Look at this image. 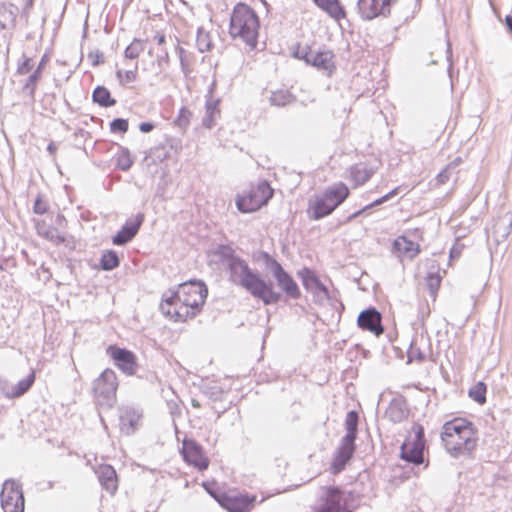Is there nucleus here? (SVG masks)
<instances>
[{
	"label": "nucleus",
	"mask_w": 512,
	"mask_h": 512,
	"mask_svg": "<svg viewBox=\"0 0 512 512\" xmlns=\"http://www.w3.org/2000/svg\"><path fill=\"white\" fill-rule=\"evenodd\" d=\"M207 293V287L201 281L190 280L182 283L176 292L162 301L161 311L175 321L184 322L200 311Z\"/></svg>",
	"instance_id": "f257e3e1"
},
{
	"label": "nucleus",
	"mask_w": 512,
	"mask_h": 512,
	"mask_svg": "<svg viewBox=\"0 0 512 512\" xmlns=\"http://www.w3.org/2000/svg\"><path fill=\"white\" fill-rule=\"evenodd\" d=\"M227 267L230 282L244 288L265 305L276 304L280 301L281 293L275 291L273 284L263 280L242 258L233 259Z\"/></svg>",
	"instance_id": "f03ea898"
},
{
	"label": "nucleus",
	"mask_w": 512,
	"mask_h": 512,
	"mask_svg": "<svg viewBox=\"0 0 512 512\" xmlns=\"http://www.w3.org/2000/svg\"><path fill=\"white\" fill-rule=\"evenodd\" d=\"M446 451L453 457L470 454L477 445V437L472 423L464 419L446 422L441 432Z\"/></svg>",
	"instance_id": "7ed1b4c3"
},
{
	"label": "nucleus",
	"mask_w": 512,
	"mask_h": 512,
	"mask_svg": "<svg viewBox=\"0 0 512 512\" xmlns=\"http://www.w3.org/2000/svg\"><path fill=\"white\" fill-rule=\"evenodd\" d=\"M230 36L245 44L249 50L256 48L259 34V18L256 12L244 3L235 5L229 26Z\"/></svg>",
	"instance_id": "20e7f679"
},
{
	"label": "nucleus",
	"mask_w": 512,
	"mask_h": 512,
	"mask_svg": "<svg viewBox=\"0 0 512 512\" xmlns=\"http://www.w3.org/2000/svg\"><path fill=\"white\" fill-rule=\"evenodd\" d=\"M349 196V189L344 183H338L325 190L309 202L308 213L313 220L330 215Z\"/></svg>",
	"instance_id": "39448f33"
},
{
	"label": "nucleus",
	"mask_w": 512,
	"mask_h": 512,
	"mask_svg": "<svg viewBox=\"0 0 512 512\" xmlns=\"http://www.w3.org/2000/svg\"><path fill=\"white\" fill-rule=\"evenodd\" d=\"M359 415L356 411H349L345 418L346 435L342 438L340 447L334 458L332 469L333 472L342 471L346 463L352 458L355 451V440L358 431Z\"/></svg>",
	"instance_id": "423d86ee"
},
{
	"label": "nucleus",
	"mask_w": 512,
	"mask_h": 512,
	"mask_svg": "<svg viewBox=\"0 0 512 512\" xmlns=\"http://www.w3.org/2000/svg\"><path fill=\"white\" fill-rule=\"evenodd\" d=\"M273 189L267 181H260L247 192L236 197V207L241 213H252L266 205L273 196Z\"/></svg>",
	"instance_id": "0eeeda50"
},
{
	"label": "nucleus",
	"mask_w": 512,
	"mask_h": 512,
	"mask_svg": "<svg viewBox=\"0 0 512 512\" xmlns=\"http://www.w3.org/2000/svg\"><path fill=\"white\" fill-rule=\"evenodd\" d=\"M117 387L116 373L111 369H105L93 383V391L98 403L111 407L115 402Z\"/></svg>",
	"instance_id": "6e6552de"
},
{
	"label": "nucleus",
	"mask_w": 512,
	"mask_h": 512,
	"mask_svg": "<svg viewBox=\"0 0 512 512\" xmlns=\"http://www.w3.org/2000/svg\"><path fill=\"white\" fill-rule=\"evenodd\" d=\"M1 506L4 512H23L24 496L21 484L13 479L4 482L0 494Z\"/></svg>",
	"instance_id": "1a4fd4ad"
},
{
	"label": "nucleus",
	"mask_w": 512,
	"mask_h": 512,
	"mask_svg": "<svg viewBox=\"0 0 512 512\" xmlns=\"http://www.w3.org/2000/svg\"><path fill=\"white\" fill-rule=\"evenodd\" d=\"M266 265L271 270L277 285L282 289L287 297L291 299H298L301 296L299 287L294 279L283 269L282 265L271 258L267 253L265 254Z\"/></svg>",
	"instance_id": "9d476101"
},
{
	"label": "nucleus",
	"mask_w": 512,
	"mask_h": 512,
	"mask_svg": "<svg viewBox=\"0 0 512 512\" xmlns=\"http://www.w3.org/2000/svg\"><path fill=\"white\" fill-rule=\"evenodd\" d=\"M414 431L415 436L413 440L406 441L401 445L400 457L409 463L420 465L424 463V429L418 425L414 427Z\"/></svg>",
	"instance_id": "9b49d317"
},
{
	"label": "nucleus",
	"mask_w": 512,
	"mask_h": 512,
	"mask_svg": "<svg viewBox=\"0 0 512 512\" xmlns=\"http://www.w3.org/2000/svg\"><path fill=\"white\" fill-rule=\"evenodd\" d=\"M295 56L299 59H303L307 64L328 73H331L335 68L333 61L334 56L329 50L315 51L309 49L307 51L296 52Z\"/></svg>",
	"instance_id": "f8f14e48"
},
{
	"label": "nucleus",
	"mask_w": 512,
	"mask_h": 512,
	"mask_svg": "<svg viewBox=\"0 0 512 512\" xmlns=\"http://www.w3.org/2000/svg\"><path fill=\"white\" fill-rule=\"evenodd\" d=\"M396 0H358L357 8L360 16L365 20H372L379 16L390 14V7Z\"/></svg>",
	"instance_id": "ddd939ff"
},
{
	"label": "nucleus",
	"mask_w": 512,
	"mask_h": 512,
	"mask_svg": "<svg viewBox=\"0 0 512 512\" xmlns=\"http://www.w3.org/2000/svg\"><path fill=\"white\" fill-rule=\"evenodd\" d=\"M107 352L122 372L127 375L136 373L138 365L133 352L113 345L108 347Z\"/></svg>",
	"instance_id": "4468645a"
},
{
	"label": "nucleus",
	"mask_w": 512,
	"mask_h": 512,
	"mask_svg": "<svg viewBox=\"0 0 512 512\" xmlns=\"http://www.w3.org/2000/svg\"><path fill=\"white\" fill-rule=\"evenodd\" d=\"M182 455L188 464L193 465L200 471L206 470L209 466L208 458L195 440L185 439L183 441Z\"/></svg>",
	"instance_id": "2eb2a0df"
},
{
	"label": "nucleus",
	"mask_w": 512,
	"mask_h": 512,
	"mask_svg": "<svg viewBox=\"0 0 512 512\" xmlns=\"http://www.w3.org/2000/svg\"><path fill=\"white\" fill-rule=\"evenodd\" d=\"M357 323L361 329L376 336H380L384 332L381 313L374 307L363 310L358 316Z\"/></svg>",
	"instance_id": "dca6fc26"
},
{
	"label": "nucleus",
	"mask_w": 512,
	"mask_h": 512,
	"mask_svg": "<svg viewBox=\"0 0 512 512\" xmlns=\"http://www.w3.org/2000/svg\"><path fill=\"white\" fill-rule=\"evenodd\" d=\"M144 221V214L139 213L134 218L128 219L122 228L113 236L114 245H125L130 242L138 233Z\"/></svg>",
	"instance_id": "f3484780"
},
{
	"label": "nucleus",
	"mask_w": 512,
	"mask_h": 512,
	"mask_svg": "<svg viewBox=\"0 0 512 512\" xmlns=\"http://www.w3.org/2000/svg\"><path fill=\"white\" fill-rule=\"evenodd\" d=\"M101 486L111 495L118 488V480L115 469L110 465H101L96 471Z\"/></svg>",
	"instance_id": "a211bd4d"
},
{
	"label": "nucleus",
	"mask_w": 512,
	"mask_h": 512,
	"mask_svg": "<svg viewBox=\"0 0 512 512\" xmlns=\"http://www.w3.org/2000/svg\"><path fill=\"white\" fill-rule=\"evenodd\" d=\"M120 429L123 433L129 435L136 429L141 414L132 407H123L120 409Z\"/></svg>",
	"instance_id": "6ab92c4d"
},
{
	"label": "nucleus",
	"mask_w": 512,
	"mask_h": 512,
	"mask_svg": "<svg viewBox=\"0 0 512 512\" xmlns=\"http://www.w3.org/2000/svg\"><path fill=\"white\" fill-rule=\"evenodd\" d=\"M253 498L248 496H225L220 501L223 508L228 512H247L252 504Z\"/></svg>",
	"instance_id": "aec40b11"
},
{
	"label": "nucleus",
	"mask_w": 512,
	"mask_h": 512,
	"mask_svg": "<svg viewBox=\"0 0 512 512\" xmlns=\"http://www.w3.org/2000/svg\"><path fill=\"white\" fill-rule=\"evenodd\" d=\"M317 512H345L342 506V492L336 487L326 490L325 506Z\"/></svg>",
	"instance_id": "412c9836"
},
{
	"label": "nucleus",
	"mask_w": 512,
	"mask_h": 512,
	"mask_svg": "<svg viewBox=\"0 0 512 512\" xmlns=\"http://www.w3.org/2000/svg\"><path fill=\"white\" fill-rule=\"evenodd\" d=\"M393 251L409 259H414L420 253V246L405 236H399L393 242Z\"/></svg>",
	"instance_id": "4be33fe9"
},
{
	"label": "nucleus",
	"mask_w": 512,
	"mask_h": 512,
	"mask_svg": "<svg viewBox=\"0 0 512 512\" xmlns=\"http://www.w3.org/2000/svg\"><path fill=\"white\" fill-rule=\"evenodd\" d=\"M34 381L35 372L32 371L26 378L20 380L16 385L8 384L6 397L12 399L24 395L31 388Z\"/></svg>",
	"instance_id": "5701e85b"
},
{
	"label": "nucleus",
	"mask_w": 512,
	"mask_h": 512,
	"mask_svg": "<svg viewBox=\"0 0 512 512\" xmlns=\"http://www.w3.org/2000/svg\"><path fill=\"white\" fill-rule=\"evenodd\" d=\"M320 8L326 11L331 17L340 19L345 12L338 0H313Z\"/></svg>",
	"instance_id": "b1692460"
},
{
	"label": "nucleus",
	"mask_w": 512,
	"mask_h": 512,
	"mask_svg": "<svg viewBox=\"0 0 512 512\" xmlns=\"http://www.w3.org/2000/svg\"><path fill=\"white\" fill-rule=\"evenodd\" d=\"M298 275L301 278L302 283L306 289L309 290L316 288L324 293H327L326 287L319 282V280L311 270L305 268L299 271Z\"/></svg>",
	"instance_id": "393cba45"
},
{
	"label": "nucleus",
	"mask_w": 512,
	"mask_h": 512,
	"mask_svg": "<svg viewBox=\"0 0 512 512\" xmlns=\"http://www.w3.org/2000/svg\"><path fill=\"white\" fill-rule=\"evenodd\" d=\"M218 100H208L206 102V113L203 117L202 123L206 128H212L215 125V120L220 115V110L218 109Z\"/></svg>",
	"instance_id": "a878e982"
},
{
	"label": "nucleus",
	"mask_w": 512,
	"mask_h": 512,
	"mask_svg": "<svg viewBox=\"0 0 512 512\" xmlns=\"http://www.w3.org/2000/svg\"><path fill=\"white\" fill-rule=\"evenodd\" d=\"M93 101L102 107H110L116 104V100L111 98L110 92L104 86H98L92 94Z\"/></svg>",
	"instance_id": "bb28decb"
},
{
	"label": "nucleus",
	"mask_w": 512,
	"mask_h": 512,
	"mask_svg": "<svg viewBox=\"0 0 512 512\" xmlns=\"http://www.w3.org/2000/svg\"><path fill=\"white\" fill-rule=\"evenodd\" d=\"M270 103L273 106L282 107L294 101V96L288 90H277L272 92Z\"/></svg>",
	"instance_id": "cd10ccee"
},
{
	"label": "nucleus",
	"mask_w": 512,
	"mask_h": 512,
	"mask_svg": "<svg viewBox=\"0 0 512 512\" xmlns=\"http://www.w3.org/2000/svg\"><path fill=\"white\" fill-rule=\"evenodd\" d=\"M372 176V171L366 167L357 165L351 168V178L356 185H363Z\"/></svg>",
	"instance_id": "c85d7f7f"
},
{
	"label": "nucleus",
	"mask_w": 512,
	"mask_h": 512,
	"mask_svg": "<svg viewBox=\"0 0 512 512\" xmlns=\"http://www.w3.org/2000/svg\"><path fill=\"white\" fill-rule=\"evenodd\" d=\"M101 268L106 271L113 270L114 268L119 266V257L117 253L113 250L105 251L101 257Z\"/></svg>",
	"instance_id": "c756f323"
},
{
	"label": "nucleus",
	"mask_w": 512,
	"mask_h": 512,
	"mask_svg": "<svg viewBox=\"0 0 512 512\" xmlns=\"http://www.w3.org/2000/svg\"><path fill=\"white\" fill-rule=\"evenodd\" d=\"M15 13L11 8L7 7L4 4H0V29H7L11 26H14L15 23Z\"/></svg>",
	"instance_id": "7c9ffc66"
},
{
	"label": "nucleus",
	"mask_w": 512,
	"mask_h": 512,
	"mask_svg": "<svg viewBox=\"0 0 512 512\" xmlns=\"http://www.w3.org/2000/svg\"><path fill=\"white\" fill-rule=\"evenodd\" d=\"M45 59L43 58L38 65L37 69L28 77L25 85L24 90L28 91L31 98L34 97L35 89H36V82L39 80L41 76V70L44 66Z\"/></svg>",
	"instance_id": "2f4dec72"
},
{
	"label": "nucleus",
	"mask_w": 512,
	"mask_h": 512,
	"mask_svg": "<svg viewBox=\"0 0 512 512\" xmlns=\"http://www.w3.org/2000/svg\"><path fill=\"white\" fill-rule=\"evenodd\" d=\"M196 45L200 52L209 51L212 47V41L210 34L203 28H199L197 31Z\"/></svg>",
	"instance_id": "473e14b6"
},
{
	"label": "nucleus",
	"mask_w": 512,
	"mask_h": 512,
	"mask_svg": "<svg viewBox=\"0 0 512 512\" xmlns=\"http://www.w3.org/2000/svg\"><path fill=\"white\" fill-rule=\"evenodd\" d=\"M214 254L220 258L223 262L226 263L227 266H229L230 263H232L233 259H238L239 257L235 255L234 250L232 247L228 245H219Z\"/></svg>",
	"instance_id": "72a5a7b5"
},
{
	"label": "nucleus",
	"mask_w": 512,
	"mask_h": 512,
	"mask_svg": "<svg viewBox=\"0 0 512 512\" xmlns=\"http://www.w3.org/2000/svg\"><path fill=\"white\" fill-rule=\"evenodd\" d=\"M144 43L141 40L134 39L130 45H128L124 51V57L126 59H136L144 50Z\"/></svg>",
	"instance_id": "f704fd0d"
},
{
	"label": "nucleus",
	"mask_w": 512,
	"mask_h": 512,
	"mask_svg": "<svg viewBox=\"0 0 512 512\" xmlns=\"http://www.w3.org/2000/svg\"><path fill=\"white\" fill-rule=\"evenodd\" d=\"M461 162L460 158H456L454 161L449 163L438 175H437V181L439 184H445L452 174L455 172V169Z\"/></svg>",
	"instance_id": "c9c22d12"
},
{
	"label": "nucleus",
	"mask_w": 512,
	"mask_h": 512,
	"mask_svg": "<svg viewBox=\"0 0 512 512\" xmlns=\"http://www.w3.org/2000/svg\"><path fill=\"white\" fill-rule=\"evenodd\" d=\"M469 396L479 404L486 401V385L483 382L477 383L469 390Z\"/></svg>",
	"instance_id": "e433bc0d"
},
{
	"label": "nucleus",
	"mask_w": 512,
	"mask_h": 512,
	"mask_svg": "<svg viewBox=\"0 0 512 512\" xmlns=\"http://www.w3.org/2000/svg\"><path fill=\"white\" fill-rule=\"evenodd\" d=\"M137 69L138 65L136 63L133 69L127 70L125 72H123L122 70H117V79L122 85L134 82L137 78Z\"/></svg>",
	"instance_id": "4c0bfd02"
},
{
	"label": "nucleus",
	"mask_w": 512,
	"mask_h": 512,
	"mask_svg": "<svg viewBox=\"0 0 512 512\" xmlns=\"http://www.w3.org/2000/svg\"><path fill=\"white\" fill-rule=\"evenodd\" d=\"M408 362L423 361L425 359V353L418 347L417 339L412 340L410 347L407 351Z\"/></svg>",
	"instance_id": "58836bf2"
},
{
	"label": "nucleus",
	"mask_w": 512,
	"mask_h": 512,
	"mask_svg": "<svg viewBox=\"0 0 512 512\" xmlns=\"http://www.w3.org/2000/svg\"><path fill=\"white\" fill-rule=\"evenodd\" d=\"M39 234L43 235L46 239L55 244L64 242V237L60 235L59 231L54 227H48L45 231L39 230Z\"/></svg>",
	"instance_id": "ea45409f"
},
{
	"label": "nucleus",
	"mask_w": 512,
	"mask_h": 512,
	"mask_svg": "<svg viewBox=\"0 0 512 512\" xmlns=\"http://www.w3.org/2000/svg\"><path fill=\"white\" fill-rule=\"evenodd\" d=\"M397 193H398V188L393 189L392 191H390L383 197H381V198L375 200L374 202H372L371 204L367 205L364 209L355 212L352 217L355 218V217L359 216L364 210L383 204L384 202L391 199L393 196L397 195Z\"/></svg>",
	"instance_id": "a19ab883"
},
{
	"label": "nucleus",
	"mask_w": 512,
	"mask_h": 512,
	"mask_svg": "<svg viewBox=\"0 0 512 512\" xmlns=\"http://www.w3.org/2000/svg\"><path fill=\"white\" fill-rule=\"evenodd\" d=\"M441 284V278L438 274H429L426 278V285L432 296H435Z\"/></svg>",
	"instance_id": "79ce46f5"
},
{
	"label": "nucleus",
	"mask_w": 512,
	"mask_h": 512,
	"mask_svg": "<svg viewBox=\"0 0 512 512\" xmlns=\"http://www.w3.org/2000/svg\"><path fill=\"white\" fill-rule=\"evenodd\" d=\"M133 164V160L129 154L127 149L123 150L122 153L118 156L117 165L123 170L127 171Z\"/></svg>",
	"instance_id": "37998d69"
},
{
	"label": "nucleus",
	"mask_w": 512,
	"mask_h": 512,
	"mask_svg": "<svg viewBox=\"0 0 512 512\" xmlns=\"http://www.w3.org/2000/svg\"><path fill=\"white\" fill-rule=\"evenodd\" d=\"M190 117L191 112L187 108L183 107L180 109L179 114L175 120V123L180 128H186L190 122Z\"/></svg>",
	"instance_id": "c03bdc74"
},
{
	"label": "nucleus",
	"mask_w": 512,
	"mask_h": 512,
	"mask_svg": "<svg viewBox=\"0 0 512 512\" xmlns=\"http://www.w3.org/2000/svg\"><path fill=\"white\" fill-rule=\"evenodd\" d=\"M112 132L125 133L128 130V121L122 118L114 119L110 124Z\"/></svg>",
	"instance_id": "a18cd8bd"
},
{
	"label": "nucleus",
	"mask_w": 512,
	"mask_h": 512,
	"mask_svg": "<svg viewBox=\"0 0 512 512\" xmlns=\"http://www.w3.org/2000/svg\"><path fill=\"white\" fill-rule=\"evenodd\" d=\"M88 60L91 62L93 66H98L99 64L104 62V55L103 53L95 49L93 51H90L87 56Z\"/></svg>",
	"instance_id": "49530a36"
},
{
	"label": "nucleus",
	"mask_w": 512,
	"mask_h": 512,
	"mask_svg": "<svg viewBox=\"0 0 512 512\" xmlns=\"http://www.w3.org/2000/svg\"><path fill=\"white\" fill-rule=\"evenodd\" d=\"M33 210L36 214L43 215L48 211V204L41 197H37Z\"/></svg>",
	"instance_id": "de8ad7c7"
},
{
	"label": "nucleus",
	"mask_w": 512,
	"mask_h": 512,
	"mask_svg": "<svg viewBox=\"0 0 512 512\" xmlns=\"http://www.w3.org/2000/svg\"><path fill=\"white\" fill-rule=\"evenodd\" d=\"M32 67H33V64H32L31 59L26 58V59L23 61V63H21V64L18 66V70H17V71H18V73H19V74L24 75V74H27L28 72H30V71H31V69H32Z\"/></svg>",
	"instance_id": "09e8293b"
},
{
	"label": "nucleus",
	"mask_w": 512,
	"mask_h": 512,
	"mask_svg": "<svg viewBox=\"0 0 512 512\" xmlns=\"http://www.w3.org/2000/svg\"><path fill=\"white\" fill-rule=\"evenodd\" d=\"M177 51L179 54L181 68L185 74H188L190 72V70H189L186 60L184 58L185 50L182 47L177 46Z\"/></svg>",
	"instance_id": "8fccbe9b"
},
{
	"label": "nucleus",
	"mask_w": 512,
	"mask_h": 512,
	"mask_svg": "<svg viewBox=\"0 0 512 512\" xmlns=\"http://www.w3.org/2000/svg\"><path fill=\"white\" fill-rule=\"evenodd\" d=\"M139 129L143 133H149L154 129V124L151 122H142L139 125Z\"/></svg>",
	"instance_id": "3c124183"
},
{
	"label": "nucleus",
	"mask_w": 512,
	"mask_h": 512,
	"mask_svg": "<svg viewBox=\"0 0 512 512\" xmlns=\"http://www.w3.org/2000/svg\"><path fill=\"white\" fill-rule=\"evenodd\" d=\"M394 407H391L390 410H389V415H390V418L393 420V421H400L402 416H403V413L402 411H398L397 413L394 412Z\"/></svg>",
	"instance_id": "603ef678"
},
{
	"label": "nucleus",
	"mask_w": 512,
	"mask_h": 512,
	"mask_svg": "<svg viewBox=\"0 0 512 512\" xmlns=\"http://www.w3.org/2000/svg\"><path fill=\"white\" fill-rule=\"evenodd\" d=\"M8 388V382L5 380L0 379V397L5 396Z\"/></svg>",
	"instance_id": "864d4df0"
},
{
	"label": "nucleus",
	"mask_w": 512,
	"mask_h": 512,
	"mask_svg": "<svg viewBox=\"0 0 512 512\" xmlns=\"http://www.w3.org/2000/svg\"><path fill=\"white\" fill-rule=\"evenodd\" d=\"M505 25H506L508 31L512 34V16L511 15H507L505 17Z\"/></svg>",
	"instance_id": "5fc2aeb1"
},
{
	"label": "nucleus",
	"mask_w": 512,
	"mask_h": 512,
	"mask_svg": "<svg viewBox=\"0 0 512 512\" xmlns=\"http://www.w3.org/2000/svg\"><path fill=\"white\" fill-rule=\"evenodd\" d=\"M154 39L157 41L159 45H162L166 42V37L163 34H157L155 35Z\"/></svg>",
	"instance_id": "6e6d98bb"
},
{
	"label": "nucleus",
	"mask_w": 512,
	"mask_h": 512,
	"mask_svg": "<svg viewBox=\"0 0 512 512\" xmlns=\"http://www.w3.org/2000/svg\"><path fill=\"white\" fill-rule=\"evenodd\" d=\"M168 60H169V56H168L167 52H165V54L158 59L159 62H161V61L168 62Z\"/></svg>",
	"instance_id": "4d7b16f0"
},
{
	"label": "nucleus",
	"mask_w": 512,
	"mask_h": 512,
	"mask_svg": "<svg viewBox=\"0 0 512 512\" xmlns=\"http://www.w3.org/2000/svg\"><path fill=\"white\" fill-rule=\"evenodd\" d=\"M447 54H448V59H450L452 52H451V46H450L449 41H447Z\"/></svg>",
	"instance_id": "13d9d810"
},
{
	"label": "nucleus",
	"mask_w": 512,
	"mask_h": 512,
	"mask_svg": "<svg viewBox=\"0 0 512 512\" xmlns=\"http://www.w3.org/2000/svg\"><path fill=\"white\" fill-rule=\"evenodd\" d=\"M47 149L50 153H54L56 148L53 143H50Z\"/></svg>",
	"instance_id": "bf43d9fd"
},
{
	"label": "nucleus",
	"mask_w": 512,
	"mask_h": 512,
	"mask_svg": "<svg viewBox=\"0 0 512 512\" xmlns=\"http://www.w3.org/2000/svg\"><path fill=\"white\" fill-rule=\"evenodd\" d=\"M192 405H193V407H197V408L200 407V403L195 399H192Z\"/></svg>",
	"instance_id": "052dcab7"
},
{
	"label": "nucleus",
	"mask_w": 512,
	"mask_h": 512,
	"mask_svg": "<svg viewBox=\"0 0 512 512\" xmlns=\"http://www.w3.org/2000/svg\"><path fill=\"white\" fill-rule=\"evenodd\" d=\"M453 253L454 254H457V251H455L454 249L451 250V256H453Z\"/></svg>",
	"instance_id": "680f3d73"
},
{
	"label": "nucleus",
	"mask_w": 512,
	"mask_h": 512,
	"mask_svg": "<svg viewBox=\"0 0 512 512\" xmlns=\"http://www.w3.org/2000/svg\"><path fill=\"white\" fill-rule=\"evenodd\" d=\"M453 253L454 254H457V251H455L454 249L451 250V256H453Z\"/></svg>",
	"instance_id": "e2e57ef3"
}]
</instances>
